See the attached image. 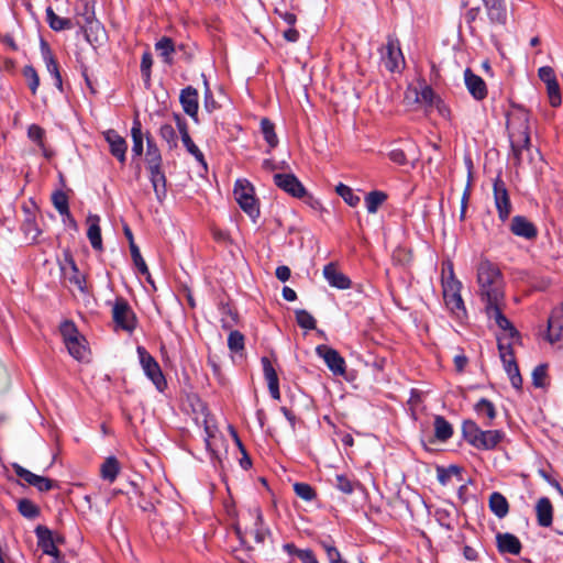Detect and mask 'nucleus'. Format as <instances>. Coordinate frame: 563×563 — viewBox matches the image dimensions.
Masks as SVG:
<instances>
[{
    "label": "nucleus",
    "mask_w": 563,
    "mask_h": 563,
    "mask_svg": "<svg viewBox=\"0 0 563 563\" xmlns=\"http://www.w3.org/2000/svg\"><path fill=\"white\" fill-rule=\"evenodd\" d=\"M12 468L21 479L25 481L41 493L49 492L58 487L57 482L48 477L36 475L18 463H13Z\"/></svg>",
    "instance_id": "obj_8"
},
{
    "label": "nucleus",
    "mask_w": 563,
    "mask_h": 563,
    "mask_svg": "<svg viewBox=\"0 0 563 563\" xmlns=\"http://www.w3.org/2000/svg\"><path fill=\"white\" fill-rule=\"evenodd\" d=\"M59 330L65 344L81 336L75 323L69 320L64 321Z\"/></svg>",
    "instance_id": "obj_44"
},
{
    "label": "nucleus",
    "mask_w": 563,
    "mask_h": 563,
    "mask_svg": "<svg viewBox=\"0 0 563 563\" xmlns=\"http://www.w3.org/2000/svg\"><path fill=\"white\" fill-rule=\"evenodd\" d=\"M474 410L476 411L477 416L483 419V423L486 427L492 426L494 419L497 416L495 405L486 398L479 399L474 406Z\"/></svg>",
    "instance_id": "obj_24"
},
{
    "label": "nucleus",
    "mask_w": 563,
    "mask_h": 563,
    "mask_svg": "<svg viewBox=\"0 0 563 563\" xmlns=\"http://www.w3.org/2000/svg\"><path fill=\"white\" fill-rule=\"evenodd\" d=\"M104 139L109 144L110 153L121 163L124 164L126 159L128 144L125 140L118 134L114 130L104 132Z\"/></svg>",
    "instance_id": "obj_16"
},
{
    "label": "nucleus",
    "mask_w": 563,
    "mask_h": 563,
    "mask_svg": "<svg viewBox=\"0 0 563 563\" xmlns=\"http://www.w3.org/2000/svg\"><path fill=\"white\" fill-rule=\"evenodd\" d=\"M199 95L198 90L191 86L184 88L179 95V102L186 114H188L195 122H198L199 109Z\"/></svg>",
    "instance_id": "obj_12"
},
{
    "label": "nucleus",
    "mask_w": 563,
    "mask_h": 563,
    "mask_svg": "<svg viewBox=\"0 0 563 563\" xmlns=\"http://www.w3.org/2000/svg\"><path fill=\"white\" fill-rule=\"evenodd\" d=\"M130 252H131L133 263L136 266V268L139 269V272L142 275H148L150 273H148L147 265H146L145 261L143 260L140 249L137 247V245L135 243H132V246H130Z\"/></svg>",
    "instance_id": "obj_54"
},
{
    "label": "nucleus",
    "mask_w": 563,
    "mask_h": 563,
    "mask_svg": "<svg viewBox=\"0 0 563 563\" xmlns=\"http://www.w3.org/2000/svg\"><path fill=\"white\" fill-rule=\"evenodd\" d=\"M539 78L547 85L549 82L555 81V74L552 67L543 66L538 70Z\"/></svg>",
    "instance_id": "obj_63"
},
{
    "label": "nucleus",
    "mask_w": 563,
    "mask_h": 563,
    "mask_svg": "<svg viewBox=\"0 0 563 563\" xmlns=\"http://www.w3.org/2000/svg\"><path fill=\"white\" fill-rule=\"evenodd\" d=\"M68 264L71 269V275L68 276V280L76 285L80 291L86 290V278L82 274L79 273L78 267L73 258L68 260Z\"/></svg>",
    "instance_id": "obj_46"
},
{
    "label": "nucleus",
    "mask_w": 563,
    "mask_h": 563,
    "mask_svg": "<svg viewBox=\"0 0 563 563\" xmlns=\"http://www.w3.org/2000/svg\"><path fill=\"white\" fill-rule=\"evenodd\" d=\"M355 483L343 474L335 476L334 486L344 494H352L354 492Z\"/></svg>",
    "instance_id": "obj_58"
},
{
    "label": "nucleus",
    "mask_w": 563,
    "mask_h": 563,
    "mask_svg": "<svg viewBox=\"0 0 563 563\" xmlns=\"http://www.w3.org/2000/svg\"><path fill=\"white\" fill-rule=\"evenodd\" d=\"M131 136L133 141L132 153L134 156H141L143 154V133L142 124L137 119L133 121Z\"/></svg>",
    "instance_id": "obj_35"
},
{
    "label": "nucleus",
    "mask_w": 563,
    "mask_h": 563,
    "mask_svg": "<svg viewBox=\"0 0 563 563\" xmlns=\"http://www.w3.org/2000/svg\"><path fill=\"white\" fill-rule=\"evenodd\" d=\"M493 191L498 217L504 222L509 218L512 206L510 202L506 184L500 178V176H497L496 179L494 180Z\"/></svg>",
    "instance_id": "obj_7"
},
{
    "label": "nucleus",
    "mask_w": 563,
    "mask_h": 563,
    "mask_svg": "<svg viewBox=\"0 0 563 563\" xmlns=\"http://www.w3.org/2000/svg\"><path fill=\"white\" fill-rule=\"evenodd\" d=\"M153 65L152 54L150 52H145L142 55L141 59V74L144 79L145 86L148 87L151 84V68Z\"/></svg>",
    "instance_id": "obj_52"
},
{
    "label": "nucleus",
    "mask_w": 563,
    "mask_h": 563,
    "mask_svg": "<svg viewBox=\"0 0 563 563\" xmlns=\"http://www.w3.org/2000/svg\"><path fill=\"white\" fill-rule=\"evenodd\" d=\"M35 534L37 538V544L42 549L44 554L54 556L55 559L59 556V550L56 548L52 531L45 526H37L35 528Z\"/></svg>",
    "instance_id": "obj_18"
},
{
    "label": "nucleus",
    "mask_w": 563,
    "mask_h": 563,
    "mask_svg": "<svg viewBox=\"0 0 563 563\" xmlns=\"http://www.w3.org/2000/svg\"><path fill=\"white\" fill-rule=\"evenodd\" d=\"M261 362L263 365V372H264V376H265V379L268 385L271 396L274 399L278 400L280 398V391H279V382H278L277 373L268 357L263 356L261 358Z\"/></svg>",
    "instance_id": "obj_21"
},
{
    "label": "nucleus",
    "mask_w": 563,
    "mask_h": 563,
    "mask_svg": "<svg viewBox=\"0 0 563 563\" xmlns=\"http://www.w3.org/2000/svg\"><path fill=\"white\" fill-rule=\"evenodd\" d=\"M53 205L62 216L69 217L68 198L65 192L57 191L52 197Z\"/></svg>",
    "instance_id": "obj_49"
},
{
    "label": "nucleus",
    "mask_w": 563,
    "mask_h": 563,
    "mask_svg": "<svg viewBox=\"0 0 563 563\" xmlns=\"http://www.w3.org/2000/svg\"><path fill=\"white\" fill-rule=\"evenodd\" d=\"M137 355L145 375L155 385L158 391H163L167 385L164 374L156 360L143 346H137Z\"/></svg>",
    "instance_id": "obj_5"
},
{
    "label": "nucleus",
    "mask_w": 563,
    "mask_h": 563,
    "mask_svg": "<svg viewBox=\"0 0 563 563\" xmlns=\"http://www.w3.org/2000/svg\"><path fill=\"white\" fill-rule=\"evenodd\" d=\"M159 136L166 142L168 150L172 151L178 146V136L172 124H163L159 128Z\"/></svg>",
    "instance_id": "obj_40"
},
{
    "label": "nucleus",
    "mask_w": 563,
    "mask_h": 563,
    "mask_svg": "<svg viewBox=\"0 0 563 563\" xmlns=\"http://www.w3.org/2000/svg\"><path fill=\"white\" fill-rule=\"evenodd\" d=\"M120 472V465L114 456H109L102 463L100 468L101 477L110 483H113Z\"/></svg>",
    "instance_id": "obj_32"
},
{
    "label": "nucleus",
    "mask_w": 563,
    "mask_h": 563,
    "mask_svg": "<svg viewBox=\"0 0 563 563\" xmlns=\"http://www.w3.org/2000/svg\"><path fill=\"white\" fill-rule=\"evenodd\" d=\"M548 97L552 107H559L562 102L558 80L547 84Z\"/></svg>",
    "instance_id": "obj_57"
},
{
    "label": "nucleus",
    "mask_w": 563,
    "mask_h": 563,
    "mask_svg": "<svg viewBox=\"0 0 563 563\" xmlns=\"http://www.w3.org/2000/svg\"><path fill=\"white\" fill-rule=\"evenodd\" d=\"M46 21L49 27L56 32L74 27V23L70 19L58 16L51 7L46 9Z\"/></svg>",
    "instance_id": "obj_28"
},
{
    "label": "nucleus",
    "mask_w": 563,
    "mask_h": 563,
    "mask_svg": "<svg viewBox=\"0 0 563 563\" xmlns=\"http://www.w3.org/2000/svg\"><path fill=\"white\" fill-rule=\"evenodd\" d=\"M261 131L269 147H276L278 144V137L275 133V126L273 122L267 118H263L261 120Z\"/></svg>",
    "instance_id": "obj_39"
},
{
    "label": "nucleus",
    "mask_w": 563,
    "mask_h": 563,
    "mask_svg": "<svg viewBox=\"0 0 563 563\" xmlns=\"http://www.w3.org/2000/svg\"><path fill=\"white\" fill-rule=\"evenodd\" d=\"M548 366L545 364H540L534 367L532 372V384L537 388H543L547 385L548 377Z\"/></svg>",
    "instance_id": "obj_51"
},
{
    "label": "nucleus",
    "mask_w": 563,
    "mask_h": 563,
    "mask_svg": "<svg viewBox=\"0 0 563 563\" xmlns=\"http://www.w3.org/2000/svg\"><path fill=\"white\" fill-rule=\"evenodd\" d=\"M461 287V283L451 277V279L443 283V297L451 294H460Z\"/></svg>",
    "instance_id": "obj_62"
},
{
    "label": "nucleus",
    "mask_w": 563,
    "mask_h": 563,
    "mask_svg": "<svg viewBox=\"0 0 563 563\" xmlns=\"http://www.w3.org/2000/svg\"><path fill=\"white\" fill-rule=\"evenodd\" d=\"M41 54H42V57L45 63L47 71L54 78V85L59 90H62L63 80H62V76L59 73L58 63H57L56 58L54 57L53 52L49 48L48 44L44 40L41 41Z\"/></svg>",
    "instance_id": "obj_14"
},
{
    "label": "nucleus",
    "mask_w": 563,
    "mask_h": 563,
    "mask_svg": "<svg viewBox=\"0 0 563 563\" xmlns=\"http://www.w3.org/2000/svg\"><path fill=\"white\" fill-rule=\"evenodd\" d=\"M25 211L27 212V217L22 224V230L26 235H31L32 240H35L40 235L41 231L35 223L33 214L27 209H25Z\"/></svg>",
    "instance_id": "obj_55"
},
{
    "label": "nucleus",
    "mask_w": 563,
    "mask_h": 563,
    "mask_svg": "<svg viewBox=\"0 0 563 563\" xmlns=\"http://www.w3.org/2000/svg\"><path fill=\"white\" fill-rule=\"evenodd\" d=\"M322 547L327 553L329 563H346L341 559L340 552L334 545L322 543Z\"/></svg>",
    "instance_id": "obj_61"
},
{
    "label": "nucleus",
    "mask_w": 563,
    "mask_h": 563,
    "mask_svg": "<svg viewBox=\"0 0 563 563\" xmlns=\"http://www.w3.org/2000/svg\"><path fill=\"white\" fill-rule=\"evenodd\" d=\"M336 194L351 207H355L360 202V197L355 195L349 186L339 184L335 188Z\"/></svg>",
    "instance_id": "obj_45"
},
{
    "label": "nucleus",
    "mask_w": 563,
    "mask_h": 563,
    "mask_svg": "<svg viewBox=\"0 0 563 563\" xmlns=\"http://www.w3.org/2000/svg\"><path fill=\"white\" fill-rule=\"evenodd\" d=\"M489 509L496 517L501 519L508 515L509 504L503 494L494 492L489 496Z\"/></svg>",
    "instance_id": "obj_27"
},
{
    "label": "nucleus",
    "mask_w": 563,
    "mask_h": 563,
    "mask_svg": "<svg viewBox=\"0 0 563 563\" xmlns=\"http://www.w3.org/2000/svg\"><path fill=\"white\" fill-rule=\"evenodd\" d=\"M202 77H203V85H205L203 107L208 112H213L214 110H217L219 108V104L213 98V95L209 88V82H208L207 78L203 75H202Z\"/></svg>",
    "instance_id": "obj_59"
},
{
    "label": "nucleus",
    "mask_w": 563,
    "mask_h": 563,
    "mask_svg": "<svg viewBox=\"0 0 563 563\" xmlns=\"http://www.w3.org/2000/svg\"><path fill=\"white\" fill-rule=\"evenodd\" d=\"M316 353L324 361L328 368L334 375H343L345 373V361L336 350L329 345L321 344L316 347Z\"/></svg>",
    "instance_id": "obj_10"
},
{
    "label": "nucleus",
    "mask_w": 563,
    "mask_h": 563,
    "mask_svg": "<svg viewBox=\"0 0 563 563\" xmlns=\"http://www.w3.org/2000/svg\"><path fill=\"white\" fill-rule=\"evenodd\" d=\"M478 295L484 303L489 319H493L498 328L508 332L510 336L518 335L512 323L504 316L505 307V280L499 267L483 258L476 269Z\"/></svg>",
    "instance_id": "obj_1"
},
{
    "label": "nucleus",
    "mask_w": 563,
    "mask_h": 563,
    "mask_svg": "<svg viewBox=\"0 0 563 563\" xmlns=\"http://www.w3.org/2000/svg\"><path fill=\"white\" fill-rule=\"evenodd\" d=\"M501 360L504 362L505 369L509 376L512 387L516 389H520L522 386V378L519 373L518 365L512 357V354L511 353H503Z\"/></svg>",
    "instance_id": "obj_26"
},
{
    "label": "nucleus",
    "mask_w": 563,
    "mask_h": 563,
    "mask_svg": "<svg viewBox=\"0 0 563 563\" xmlns=\"http://www.w3.org/2000/svg\"><path fill=\"white\" fill-rule=\"evenodd\" d=\"M529 144L530 136L526 130L521 132L519 140L511 141V152L516 164H520L522 150H528Z\"/></svg>",
    "instance_id": "obj_36"
},
{
    "label": "nucleus",
    "mask_w": 563,
    "mask_h": 563,
    "mask_svg": "<svg viewBox=\"0 0 563 563\" xmlns=\"http://www.w3.org/2000/svg\"><path fill=\"white\" fill-rule=\"evenodd\" d=\"M536 514L538 525L541 527H550L553 521V507L548 497H542L536 505Z\"/></svg>",
    "instance_id": "obj_23"
},
{
    "label": "nucleus",
    "mask_w": 563,
    "mask_h": 563,
    "mask_svg": "<svg viewBox=\"0 0 563 563\" xmlns=\"http://www.w3.org/2000/svg\"><path fill=\"white\" fill-rule=\"evenodd\" d=\"M510 231L520 238L533 240L538 235L536 225L523 216H516L510 223Z\"/></svg>",
    "instance_id": "obj_17"
},
{
    "label": "nucleus",
    "mask_w": 563,
    "mask_h": 563,
    "mask_svg": "<svg viewBox=\"0 0 563 563\" xmlns=\"http://www.w3.org/2000/svg\"><path fill=\"white\" fill-rule=\"evenodd\" d=\"M497 548L500 553H509L518 555L521 551L520 540L512 533H497L496 536Z\"/></svg>",
    "instance_id": "obj_20"
},
{
    "label": "nucleus",
    "mask_w": 563,
    "mask_h": 563,
    "mask_svg": "<svg viewBox=\"0 0 563 563\" xmlns=\"http://www.w3.org/2000/svg\"><path fill=\"white\" fill-rule=\"evenodd\" d=\"M464 439L477 450H494L505 438L501 430H482L473 420L462 424Z\"/></svg>",
    "instance_id": "obj_2"
},
{
    "label": "nucleus",
    "mask_w": 563,
    "mask_h": 563,
    "mask_svg": "<svg viewBox=\"0 0 563 563\" xmlns=\"http://www.w3.org/2000/svg\"><path fill=\"white\" fill-rule=\"evenodd\" d=\"M44 135H45L44 129H42L37 124H31L27 129L29 139L31 141H33L34 143H36V145L40 147V150L42 151L44 156L48 157L49 154L44 144Z\"/></svg>",
    "instance_id": "obj_38"
},
{
    "label": "nucleus",
    "mask_w": 563,
    "mask_h": 563,
    "mask_svg": "<svg viewBox=\"0 0 563 563\" xmlns=\"http://www.w3.org/2000/svg\"><path fill=\"white\" fill-rule=\"evenodd\" d=\"M435 518L442 527L446 528L448 530L453 529L449 511L444 509H438L435 511Z\"/></svg>",
    "instance_id": "obj_64"
},
{
    "label": "nucleus",
    "mask_w": 563,
    "mask_h": 563,
    "mask_svg": "<svg viewBox=\"0 0 563 563\" xmlns=\"http://www.w3.org/2000/svg\"><path fill=\"white\" fill-rule=\"evenodd\" d=\"M146 143H147V148H146L145 159H146L147 168L162 166L161 151H159L158 146L156 145V143L154 142V140L150 135H146Z\"/></svg>",
    "instance_id": "obj_33"
},
{
    "label": "nucleus",
    "mask_w": 563,
    "mask_h": 563,
    "mask_svg": "<svg viewBox=\"0 0 563 563\" xmlns=\"http://www.w3.org/2000/svg\"><path fill=\"white\" fill-rule=\"evenodd\" d=\"M150 179L158 201H163L166 197V176L162 170V166L150 167Z\"/></svg>",
    "instance_id": "obj_22"
},
{
    "label": "nucleus",
    "mask_w": 563,
    "mask_h": 563,
    "mask_svg": "<svg viewBox=\"0 0 563 563\" xmlns=\"http://www.w3.org/2000/svg\"><path fill=\"white\" fill-rule=\"evenodd\" d=\"M294 492L298 497L306 501H311L316 498V492L313 488L307 483H295Z\"/></svg>",
    "instance_id": "obj_53"
},
{
    "label": "nucleus",
    "mask_w": 563,
    "mask_h": 563,
    "mask_svg": "<svg viewBox=\"0 0 563 563\" xmlns=\"http://www.w3.org/2000/svg\"><path fill=\"white\" fill-rule=\"evenodd\" d=\"M547 339L552 345L563 350V303L553 309L549 317Z\"/></svg>",
    "instance_id": "obj_9"
},
{
    "label": "nucleus",
    "mask_w": 563,
    "mask_h": 563,
    "mask_svg": "<svg viewBox=\"0 0 563 563\" xmlns=\"http://www.w3.org/2000/svg\"><path fill=\"white\" fill-rule=\"evenodd\" d=\"M434 435L441 441H448L453 434V428L451 423L442 416H435L434 418Z\"/></svg>",
    "instance_id": "obj_31"
},
{
    "label": "nucleus",
    "mask_w": 563,
    "mask_h": 563,
    "mask_svg": "<svg viewBox=\"0 0 563 563\" xmlns=\"http://www.w3.org/2000/svg\"><path fill=\"white\" fill-rule=\"evenodd\" d=\"M323 276L332 287L338 289H347L351 287L350 278L338 271L333 263H329L324 266Z\"/></svg>",
    "instance_id": "obj_19"
},
{
    "label": "nucleus",
    "mask_w": 563,
    "mask_h": 563,
    "mask_svg": "<svg viewBox=\"0 0 563 563\" xmlns=\"http://www.w3.org/2000/svg\"><path fill=\"white\" fill-rule=\"evenodd\" d=\"M444 301L452 313L456 314L457 317H461V314H465V307L461 292L446 295L444 297Z\"/></svg>",
    "instance_id": "obj_41"
},
{
    "label": "nucleus",
    "mask_w": 563,
    "mask_h": 563,
    "mask_svg": "<svg viewBox=\"0 0 563 563\" xmlns=\"http://www.w3.org/2000/svg\"><path fill=\"white\" fill-rule=\"evenodd\" d=\"M23 76L27 80L30 90L35 95L40 86V77L36 69L33 66L27 65L23 68Z\"/></svg>",
    "instance_id": "obj_50"
},
{
    "label": "nucleus",
    "mask_w": 563,
    "mask_h": 563,
    "mask_svg": "<svg viewBox=\"0 0 563 563\" xmlns=\"http://www.w3.org/2000/svg\"><path fill=\"white\" fill-rule=\"evenodd\" d=\"M87 222L89 224L87 236L90 241L92 249L97 251L102 250V239H101V229L99 225L100 217L97 214H90L87 218Z\"/></svg>",
    "instance_id": "obj_25"
},
{
    "label": "nucleus",
    "mask_w": 563,
    "mask_h": 563,
    "mask_svg": "<svg viewBox=\"0 0 563 563\" xmlns=\"http://www.w3.org/2000/svg\"><path fill=\"white\" fill-rule=\"evenodd\" d=\"M274 183L278 188L296 198H302L307 194L303 185L294 174H275Z\"/></svg>",
    "instance_id": "obj_11"
},
{
    "label": "nucleus",
    "mask_w": 563,
    "mask_h": 563,
    "mask_svg": "<svg viewBox=\"0 0 563 563\" xmlns=\"http://www.w3.org/2000/svg\"><path fill=\"white\" fill-rule=\"evenodd\" d=\"M155 49L166 64L170 65L173 63L172 55L175 53L176 46L170 37L163 36L155 43Z\"/></svg>",
    "instance_id": "obj_30"
},
{
    "label": "nucleus",
    "mask_w": 563,
    "mask_h": 563,
    "mask_svg": "<svg viewBox=\"0 0 563 563\" xmlns=\"http://www.w3.org/2000/svg\"><path fill=\"white\" fill-rule=\"evenodd\" d=\"M464 81L468 92L476 100H483L487 96V87L482 77L475 75L470 68L464 70Z\"/></svg>",
    "instance_id": "obj_15"
},
{
    "label": "nucleus",
    "mask_w": 563,
    "mask_h": 563,
    "mask_svg": "<svg viewBox=\"0 0 563 563\" xmlns=\"http://www.w3.org/2000/svg\"><path fill=\"white\" fill-rule=\"evenodd\" d=\"M181 142L186 147L187 152L190 155H192L202 167L207 168L205 156L202 152L199 150V147L195 144L190 135H185L184 137H181Z\"/></svg>",
    "instance_id": "obj_42"
},
{
    "label": "nucleus",
    "mask_w": 563,
    "mask_h": 563,
    "mask_svg": "<svg viewBox=\"0 0 563 563\" xmlns=\"http://www.w3.org/2000/svg\"><path fill=\"white\" fill-rule=\"evenodd\" d=\"M296 321L299 327L307 329V330H313L316 329V319L311 313H309L307 310L299 309L296 310Z\"/></svg>",
    "instance_id": "obj_47"
},
{
    "label": "nucleus",
    "mask_w": 563,
    "mask_h": 563,
    "mask_svg": "<svg viewBox=\"0 0 563 563\" xmlns=\"http://www.w3.org/2000/svg\"><path fill=\"white\" fill-rule=\"evenodd\" d=\"M228 346L232 352H241L244 349V335L240 331H231L228 338Z\"/></svg>",
    "instance_id": "obj_56"
},
{
    "label": "nucleus",
    "mask_w": 563,
    "mask_h": 563,
    "mask_svg": "<svg viewBox=\"0 0 563 563\" xmlns=\"http://www.w3.org/2000/svg\"><path fill=\"white\" fill-rule=\"evenodd\" d=\"M435 100L434 91L430 86H424L420 92L417 93V101L432 106Z\"/></svg>",
    "instance_id": "obj_60"
},
{
    "label": "nucleus",
    "mask_w": 563,
    "mask_h": 563,
    "mask_svg": "<svg viewBox=\"0 0 563 563\" xmlns=\"http://www.w3.org/2000/svg\"><path fill=\"white\" fill-rule=\"evenodd\" d=\"M453 476H460V468L455 465L437 468V477L442 485H448Z\"/></svg>",
    "instance_id": "obj_48"
},
{
    "label": "nucleus",
    "mask_w": 563,
    "mask_h": 563,
    "mask_svg": "<svg viewBox=\"0 0 563 563\" xmlns=\"http://www.w3.org/2000/svg\"><path fill=\"white\" fill-rule=\"evenodd\" d=\"M69 354L77 361H86L89 355V350L86 345V339L80 338L73 340L65 344Z\"/></svg>",
    "instance_id": "obj_29"
},
{
    "label": "nucleus",
    "mask_w": 563,
    "mask_h": 563,
    "mask_svg": "<svg viewBox=\"0 0 563 563\" xmlns=\"http://www.w3.org/2000/svg\"><path fill=\"white\" fill-rule=\"evenodd\" d=\"M78 14L82 16L85 25L88 26L90 31H103V27L95 18L93 8L90 7L88 1L82 2V11H78Z\"/></svg>",
    "instance_id": "obj_34"
},
{
    "label": "nucleus",
    "mask_w": 563,
    "mask_h": 563,
    "mask_svg": "<svg viewBox=\"0 0 563 563\" xmlns=\"http://www.w3.org/2000/svg\"><path fill=\"white\" fill-rule=\"evenodd\" d=\"M112 320L117 328L129 333L136 328V316L123 297L115 298L112 305Z\"/></svg>",
    "instance_id": "obj_4"
},
{
    "label": "nucleus",
    "mask_w": 563,
    "mask_h": 563,
    "mask_svg": "<svg viewBox=\"0 0 563 563\" xmlns=\"http://www.w3.org/2000/svg\"><path fill=\"white\" fill-rule=\"evenodd\" d=\"M234 197L241 209L254 221L260 217V208L254 196V188L246 179H238L234 186Z\"/></svg>",
    "instance_id": "obj_3"
},
{
    "label": "nucleus",
    "mask_w": 563,
    "mask_h": 563,
    "mask_svg": "<svg viewBox=\"0 0 563 563\" xmlns=\"http://www.w3.org/2000/svg\"><path fill=\"white\" fill-rule=\"evenodd\" d=\"M386 199L387 195L383 191L374 190L367 194L365 197V205L368 213H376Z\"/></svg>",
    "instance_id": "obj_37"
},
{
    "label": "nucleus",
    "mask_w": 563,
    "mask_h": 563,
    "mask_svg": "<svg viewBox=\"0 0 563 563\" xmlns=\"http://www.w3.org/2000/svg\"><path fill=\"white\" fill-rule=\"evenodd\" d=\"M382 62L386 69L391 73L399 70L405 64L399 41L393 35L387 37V43L382 51Z\"/></svg>",
    "instance_id": "obj_6"
},
{
    "label": "nucleus",
    "mask_w": 563,
    "mask_h": 563,
    "mask_svg": "<svg viewBox=\"0 0 563 563\" xmlns=\"http://www.w3.org/2000/svg\"><path fill=\"white\" fill-rule=\"evenodd\" d=\"M19 512L27 519H34L40 515V508L30 499H20L18 503Z\"/></svg>",
    "instance_id": "obj_43"
},
{
    "label": "nucleus",
    "mask_w": 563,
    "mask_h": 563,
    "mask_svg": "<svg viewBox=\"0 0 563 563\" xmlns=\"http://www.w3.org/2000/svg\"><path fill=\"white\" fill-rule=\"evenodd\" d=\"M486 14L492 24L505 26L507 23V9L503 0H483Z\"/></svg>",
    "instance_id": "obj_13"
}]
</instances>
